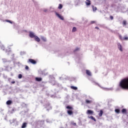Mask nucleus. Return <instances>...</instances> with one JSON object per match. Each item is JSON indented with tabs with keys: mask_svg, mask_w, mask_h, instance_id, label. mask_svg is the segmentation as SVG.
I'll return each mask as SVG.
<instances>
[{
	"mask_svg": "<svg viewBox=\"0 0 128 128\" xmlns=\"http://www.w3.org/2000/svg\"><path fill=\"white\" fill-rule=\"evenodd\" d=\"M66 108H67V110H67V113L69 116L74 114V112H72V110H74V108H72V106H66Z\"/></svg>",
	"mask_w": 128,
	"mask_h": 128,
	"instance_id": "1",
	"label": "nucleus"
},
{
	"mask_svg": "<svg viewBox=\"0 0 128 128\" xmlns=\"http://www.w3.org/2000/svg\"><path fill=\"white\" fill-rule=\"evenodd\" d=\"M28 62H30V64H36V61L33 59H28Z\"/></svg>",
	"mask_w": 128,
	"mask_h": 128,
	"instance_id": "2",
	"label": "nucleus"
},
{
	"mask_svg": "<svg viewBox=\"0 0 128 128\" xmlns=\"http://www.w3.org/2000/svg\"><path fill=\"white\" fill-rule=\"evenodd\" d=\"M56 14L57 16L59 18H60V20H64V16H62L60 14L56 12Z\"/></svg>",
	"mask_w": 128,
	"mask_h": 128,
	"instance_id": "3",
	"label": "nucleus"
},
{
	"mask_svg": "<svg viewBox=\"0 0 128 128\" xmlns=\"http://www.w3.org/2000/svg\"><path fill=\"white\" fill-rule=\"evenodd\" d=\"M29 36H30L31 38H35L36 35H34V32H30V33H29Z\"/></svg>",
	"mask_w": 128,
	"mask_h": 128,
	"instance_id": "4",
	"label": "nucleus"
},
{
	"mask_svg": "<svg viewBox=\"0 0 128 128\" xmlns=\"http://www.w3.org/2000/svg\"><path fill=\"white\" fill-rule=\"evenodd\" d=\"M85 102L86 104H92V100H88V99H86L85 100Z\"/></svg>",
	"mask_w": 128,
	"mask_h": 128,
	"instance_id": "5",
	"label": "nucleus"
},
{
	"mask_svg": "<svg viewBox=\"0 0 128 128\" xmlns=\"http://www.w3.org/2000/svg\"><path fill=\"white\" fill-rule=\"evenodd\" d=\"M86 114H94V111L88 110L86 112Z\"/></svg>",
	"mask_w": 128,
	"mask_h": 128,
	"instance_id": "6",
	"label": "nucleus"
},
{
	"mask_svg": "<svg viewBox=\"0 0 128 128\" xmlns=\"http://www.w3.org/2000/svg\"><path fill=\"white\" fill-rule=\"evenodd\" d=\"M86 2H85L86 6H90V4H92L90 0H86Z\"/></svg>",
	"mask_w": 128,
	"mask_h": 128,
	"instance_id": "7",
	"label": "nucleus"
},
{
	"mask_svg": "<svg viewBox=\"0 0 128 128\" xmlns=\"http://www.w3.org/2000/svg\"><path fill=\"white\" fill-rule=\"evenodd\" d=\"M122 114H128V111L126 110V108H123L122 110Z\"/></svg>",
	"mask_w": 128,
	"mask_h": 128,
	"instance_id": "8",
	"label": "nucleus"
},
{
	"mask_svg": "<svg viewBox=\"0 0 128 128\" xmlns=\"http://www.w3.org/2000/svg\"><path fill=\"white\" fill-rule=\"evenodd\" d=\"M35 80L36 82H42V78L36 77Z\"/></svg>",
	"mask_w": 128,
	"mask_h": 128,
	"instance_id": "9",
	"label": "nucleus"
},
{
	"mask_svg": "<svg viewBox=\"0 0 128 128\" xmlns=\"http://www.w3.org/2000/svg\"><path fill=\"white\" fill-rule=\"evenodd\" d=\"M36 42H40V38L38 36H36L35 38H34Z\"/></svg>",
	"mask_w": 128,
	"mask_h": 128,
	"instance_id": "10",
	"label": "nucleus"
},
{
	"mask_svg": "<svg viewBox=\"0 0 128 128\" xmlns=\"http://www.w3.org/2000/svg\"><path fill=\"white\" fill-rule=\"evenodd\" d=\"M86 74H88V76H92V73L90 70H86Z\"/></svg>",
	"mask_w": 128,
	"mask_h": 128,
	"instance_id": "11",
	"label": "nucleus"
},
{
	"mask_svg": "<svg viewBox=\"0 0 128 128\" xmlns=\"http://www.w3.org/2000/svg\"><path fill=\"white\" fill-rule=\"evenodd\" d=\"M118 48L119 50H120V52H122V44H118Z\"/></svg>",
	"mask_w": 128,
	"mask_h": 128,
	"instance_id": "12",
	"label": "nucleus"
},
{
	"mask_svg": "<svg viewBox=\"0 0 128 128\" xmlns=\"http://www.w3.org/2000/svg\"><path fill=\"white\" fill-rule=\"evenodd\" d=\"M102 114H104V112L102 111V110H100L98 114L99 116L100 117L102 116Z\"/></svg>",
	"mask_w": 128,
	"mask_h": 128,
	"instance_id": "13",
	"label": "nucleus"
},
{
	"mask_svg": "<svg viewBox=\"0 0 128 128\" xmlns=\"http://www.w3.org/2000/svg\"><path fill=\"white\" fill-rule=\"evenodd\" d=\"M12 100H8L6 102V104H8V106H10V104H12Z\"/></svg>",
	"mask_w": 128,
	"mask_h": 128,
	"instance_id": "14",
	"label": "nucleus"
},
{
	"mask_svg": "<svg viewBox=\"0 0 128 128\" xmlns=\"http://www.w3.org/2000/svg\"><path fill=\"white\" fill-rule=\"evenodd\" d=\"M70 88H72V90H78V87H76L74 86H71Z\"/></svg>",
	"mask_w": 128,
	"mask_h": 128,
	"instance_id": "15",
	"label": "nucleus"
},
{
	"mask_svg": "<svg viewBox=\"0 0 128 128\" xmlns=\"http://www.w3.org/2000/svg\"><path fill=\"white\" fill-rule=\"evenodd\" d=\"M26 128V123H23L22 126V128Z\"/></svg>",
	"mask_w": 128,
	"mask_h": 128,
	"instance_id": "16",
	"label": "nucleus"
},
{
	"mask_svg": "<svg viewBox=\"0 0 128 128\" xmlns=\"http://www.w3.org/2000/svg\"><path fill=\"white\" fill-rule=\"evenodd\" d=\"M92 8L93 12H96L98 10V8H96V7H94V6H92Z\"/></svg>",
	"mask_w": 128,
	"mask_h": 128,
	"instance_id": "17",
	"label": "nucleus"
},
{
	"mask_svg": "<svg viewBox=\"0 0 128 128\" xmlns=\"http://www.w3.org/2000/svg\"><path fill=\"white\" fill-rule=\"evenodd\" d=\"M76 32V28L74 27L72 30V32Z\"/></svg>",
	"mask_w": 128,
	"mask_h": 128,
	"instance_id": "18",
	"label": "nucleus"
},
{
	"mask_svg": "<svg viewBox=\"0 0 128 128\" xmlns=\"http://www.w3.org/2000/svg\"><path fill=\"white\" fill-rule=\"evenodd\" d=\"M58 8L59 10H62V4H59V6H58Z\"/></svg>",
	"mask_w": 128,
	"mask_h": 128,
	"instance_id": "19",
	"label": "nucleus"
},
{
	"mask_svg": "<svg viewBox=\"0 0 128 128\" xmlns=\"http://www.w3.org/2000/svg\"><path fill=\"white\" fill-rule=\"evenodd\" d=\"M90 118H91V120H94V122H96V118H94V116H90Z\"/></svg>",
	"mask_w": 128,
	"mask_h": 128,
	"instance_id": "20",
	"label": "nucleus"
},
{
	"mask_svg": "<svg viewBox=\"0 0 128 128\" xmlns=\"http://www.w3.org/2000/svg\"><path fill=\"white\" fill-rule=\"evenodd\" d=\"M123 40H128V37L124 36V38H123Z\"/></svg>",
	"mask_w": 128,
	"mask_h": 128,
	"instance_id": "21",
	"label": "nucleus"
},
{
	"mask_svg": "<svg viewBox=\"0 0 128 128\" xmlns=\"http://www.w3.org/2000/svg\"><path fill=\"white\" fill-rule=\"evenodd\" d=\"M115 112H116L117 114H120V109H116V110H115Z\"/></svg>",
	"mask_w": 128,
	"mask_h": 128,
	"instance_id": "22",
	"label": "nucleus"
},
{
	"mask_svg": "<svg viewBox=\"0 0 128 128\" xmlns=\"http://www.w3.org/2000/svg\"><path fill=\"white\" fill-rule=\"evenodd\" d=\"M42 40H44V42H46V38H44V37H42Z\"/></svg>",
	"mask_w": 128,
	"mask_h": 128,
	"instance_id": "23",
	"label": "nucleus"
},
{
	"mask_svg": "<svg viewBox=\"0 0 128 128\" xmlns=\"http://www.w3.org/2000/svg\"><path fill=\"white\" fill-rule=\"evenodd\" d=\"M1 49H2V50H6V48H4V46H1Z\"/></svg>",
	"mask_w": 128,
	"mask_h": 128,
	"instance_id": "24",
	"label": "nucleus"
},
{
	"mask_svg": "<svg viewBox=\"0 0 128 128\" xmlns=\"http://www.w3.org/2000/svg\"><path fill=\"white\" fill-rule=\"evenodd\" d=\"M18 78H22V74H19L18 76Z\"/></svg>",
	"mask_w": 128,
	"mask_h": 128,
	"instance_id": "25",
	"label": "nucleus"
},
{
	"mask_svg": "<svg viewBox=\"0 0 128 128\" xmlns=\"http://www.w3.org/2000/svg\"><path fill=\"white\" fill-rule=\"evenodd\" d=\"M119 38H120V40H124V38H122V36H119Z\"/></svg>",
	"mask_w": 128,
	"mask_h": 128,
	"instance_id": "26",
	"label": "nucleus"
},
{
	"mask_svg": "<svg viewBox=\"0 0 128 128\" xmlns=\"http://www.w3.org/2000/svg\"><path fill=\"white\" fill-rule=\"evenodd\" d=\"M71 124H72V126H76V124L74 122H71Z\"/></svg>",
	"mask_w": 128,
	"mask_h": 128,
	"instance_id": "27",
	"label": "nucleus"
},
{
	"mask_svg": "<svg viewBox=\"0 0 128 128\" xmlns=\"http://www.w3.org/2000/svg\"><path fill=\"white\" fill-rule=\"evenodd\" d=\"M6 22H10V24H12V22L10 20H6Z\"/></svg>",
	"mask_w": 128,
	"mask_h": 128,
	"instance_id": "28",
	"label": "nucleus"
},
{
	"mask_svg": "<svg viewBox=\"0 0 128 128\" xmlns=\"http://www.w3.org/2000/svg\"><path fill=\"white\" fill-rule=\"evenodd\" d=\"M122 24L124 26H126V20H124V21H123Z\"/></svg>",
	"mask_w": 128,
	"mask_h": 128,
	"instance_id": "29",
	"label": "nucleus"
},
{
	"mask_svg": "<svg viewBox=\"0 0 128 128\" xmlns=\"http://www.w3.org/2000/svg\"><path fill=\"white\" fill-rule=\"evenodd\" d=\"M110 20H114V16H110Z\"/></svg>",
	"mask_w": 128,
	"mask_h": 128,
	"instance_id": "30",
	"label": "nucleus"
},
{
	"mask_svg": "<svg viewBox=\"0 0 128 128\" xmlns=\"http://www.w3.org/2000/svg\"><path fill=\"white\" fill-rule=\"evenodd\" d=\"M25 68H26L27 70H28V68H29L28 66H26V67H25Z\"/></svg>",
	"mask_w": 128,
	"mask_h": 128,
	"instance_id": "31",
	"label": "nucleus"
},
{
	"mask_svg": "<svg viewBox=\"0 0 128 128\" xmlns=\"http://www.w3.org/2000/svg\"><path fill=\"white\" fill-rule=\"evenodd\" d=\"M77 50H80V48H76V49H75L74 52H77Z\"/></svg>",
	"mask_w": 128,
	"mask_h": 128,
	"instance_id": "32",
	"label": "nucleus"
},
{
	"mask_svg": "<svg viewBox=\"0 0 128 128\" xmlns=\"http://www.w3.org/2000/svg\"><path fill=\"white\" fill-rule=\"evenodd\" d=\"M44 12H48V10L44 9Z\"/></svg>",
	"mask_w": 128,
	"mask_h": 128,
	"instance_id": "33",
	"label": "nucleus"
},
{
	"mask_svg": "<svg viewBox=\"0 0 128 128\" xmlns=\"http://www.w3.org/2000/svg\"><path fill=\"white\" fill-rule=\"evenodd\" d=\"M11 83H12V84H16V82H14V81H12V82H11Z\"/></svg>",
	"mask_w": 128,
	"mask_h": 128,
	"instance_id": "34",
	"label": "nucleus"
},
{
	"mask_svg": "<svg viewBox=\"0 0 128 128\" xmlns=\"http://www.w3.org/2000/svg\"><path fill=\"white\" fill-rule=\"evenodd\" d=\"M94 22H94V21L91 22V24H94Z\"/></svg>",
	"mask_w": 128,
	"mask_h": 128,
	"instance_id": "35",
	"label": "nucleus"
},
{
	"mask_svg": "<svg viewBox=\"0 0 128 128\" xmlns=\"http://www.w3.org/2000/svg\"><path fill=\"white\" fill-rule=\"evenodd\" d=\"M95 28H96V30H100V28L98 27H96Z\"/></svg>",
	"mask_w": 128,
	"mask_h": 128,
	"instance_id": "36",
	"label": "nucleus"
},
{
	"mask_svg": "<svg viewBox=\"0 0 128 128\" xmlns=\"http://www.w3.org/2000/svg\"><path fill=\"white\" fill-rule=\"evenodd\" d=\"M12 112H14V109H12Z\"/></svg>",
	"mask_w": 128,
	"mask_h": 128,
	"instance_id": "37",
	"label": "nucleus"
}]
</instances>
